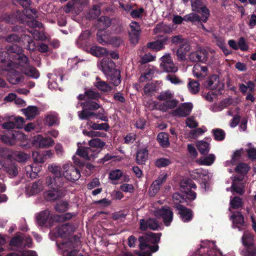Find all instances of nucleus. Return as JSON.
<instances>
[{
  "mask_svg": "<svg viewBox=\"0 0 256 256\" xmlns=\"http://www.w3.org/2000/svg\"><path fill=\"white\" fill-rule=\"evenodd\" d=\"M242 242L244 248L241 252L243 256H256V246H254V236L245 231L242 238Z\"/></svg>",
  "mask_w": 256,
  "mask_h": 256,
  "instance_id": "423d86ee",
  "label": "nucleus"
},
{
  "mask_svg": "<svg viewBox=\"0 0 256 256\" xmlns=\"http://www.w3.org/2000/svg\"><path fill=\"white\" fill-rule=\"evenodd\" d=\"M223 86L224 84L220 82L219 78L217 75L212 76L207 81L206 86L211 90L217 88L220 90Z\"/></svg>",
  "mask_w": 256,
  "mask_h": 256,
  "instance_id": "cd10ccee",
  "label": "nucleus"
},
{
  "mask_svg": "<svg viewBox=\"0 0 256 256\" xmlns=\"http://www.w3.org/2000/svg\"><path fill=\"white\" fill-rule=\"evenodd\" d=\"M10 244L17 248H30L32 246V240L24 234L17 235L12 239Z\"/></svg>",
  "mask_w": 256,
  "mask_h": 256,
  "instance_id": "ddd939ff",
  "label": "nucleus"
},
{
  "mask_svg": "<svg viewBox=\"0 0 256 256\" xmlns=\"http://www.w3.org/2000/svg\"><path fill=\"white\" fill-rule=\"evenodd\" d=\"M100 13V8L98 6H95L90 11L88 14L87 16L88 18L93 19L98 16Z\"/></svg>",
  "mask_w": 256,
  "mask_h": 256,
  "instance_id": "e2e57ef3",
  "label": "nucleus"
},
{
  "mask_svg": "<svg viewBox=\"0 0 256 256\" xmlns=\"http://www.w3.org/2000/svg\"><path fill=\"white\" fill-rule=\"evenodd\" d=\"M43 190L42 183L40 182H36L30 184L26 188V193L28 196H32L38 194Z\"/></svg>",
  "mask_w": 256,
  "mask_h": 256,
  "instance_id": "412c9836",
  "label": "nucleus"
},
{
  "mask_svg": "<svg viewBox=\"0 0 256 256\" xmlns=\"http://www.w3.org/2000/svg\"><path fill=\"white\" fill-rule=\"evenodd\" d=\"M212 133L216 140H222L225 138V132L222 129H214L212 130Z\"/></svg>",
  "mask_w": 256,
  "mask_h": 256,
  "instance_id": "4d7b16f0",
  "label": "nucleus"
},
{
  "mask_svg": "<svg viewBox=\"0 0 256 256\" xmlns=\"http://www.w3.org/2000/svg\"><path fill=\"white\" fill-rule=\"evenodd\" d=\"M106 42L104 43V44H112L115 46H120L123 42V40L120 36H112L109 39H108L106 36Z\"/></svg>",
  "mask_w": 256,
  "mask_h": 256,
  "instance_id": "49530a36",
  "label": "nucleus"
},
{
  "mask_svg": "<svg viewBox=\"0 0 256 256\" xmlns=\"http://www.w3.org/2000/svg\"><path fill=\"white\" fill-rule=\"evenodd\" d=\"M196 254L200 256H226L219 250H217L215 242L204 240L201 242L200 248L196 252Z\"/></svg>",
  "mask_w": 256,
  "mask_h": 256,
  "instance_id": "20e7f679",
  "label": "nucleus"
},
{
  "mask_svg": "<svg viewBox=\"0 0 256 256\" xmlns=\"http://www.w3.org/2000/svg\"><path fill=\"white\" fill-rule=\"evenodd\" d=\"M176 208L178 210V214L184 222H188L192 220V215L190 210L185 208L181 204H177Z\"/></svg>",
  "mask_w": 256,
  "mask_h": 256,
  "instance_id": "c85d7f7f",
  "label": "nucleus"
},
{
  "mask_svg": "<svg viewBox=\"0 0 256 256\" xmlns=\"http://www.w3.org/2000/svg\"><path fill=\"white\" fill-rule=\"evenodd\" d=\"M86 96L90 100H97L100 98V94L92 90L85 91Z\"/></svg>",
  "mask_w": 256,
  "mask_h": 256,
  "instance_id": "13d9d810",
  "label": "nucleus"
},
{
  "mask_svg": "<svg viewBox=\"0 0 256 256\" xmlns=\"http://www.w3.org/2000/svg\"><path fill=\"white\" fill-rule=\"evenodd\" d=\"M188 88L192 94H196L198 93L200 90V84L198 81L189 79Z\"/></svg>",
  "mask_w": 256,
  "mask_h": 256,
  "instance_id": "37998d69",
  "label": "nucleus"
},
{
  "mask_svg": "<svg viewBox=\"0 0 256 256\" xmlns=\"http://www.w3.org/2000/svg\"><path fill=\"white\" fill-rule=\"evenodd\" d=\"M122 174V172L119 169L112 170L109 174V178L111 180H118Z\"/></svg>",
  "mask_w": 256,
  "mask_h": 256,
  "instance_id": "774afa93",
  "label": "nucleus"
},
{
  "mask_svg": "<svg viewBox=\"0 0 256 256\" xmlns=\"http://www.w3.org/2000/svg\"><path fill=\"white\" fill-rule=\"evenodd\" d=\"M192 72L196 78L202 79L208 76V70L206 66L196 64L193 67Z\"/></svg>",
  "mask_w": 256,
  "mask_h": 256,
  "instance_id": "4be33fe9",
  "label": "nucleus"
},
{
  "mask_svg": "<svg viewBox=\"0 0 256 256\" xmlns=\"http://www.w3.org/2000/svg\"><path fill=\"white\" fill-rule=\"evenodd\" d=\"M90 52L92 54L97 57L107 56L108 54V52L105 48L96 46H92L90 48Z\"/></svg>",
  "mask_w": 256,
  "mask_h": 256,
  "instance_id": "72a5a7b5",
  "label": "nucleus"
},
{
  "mask_svg": "<svg viewBox=\"0 0 256 256\" xmlns=\"http://www.w3.org/2000/svg\"><path fill=\"white\" fill-rule=\"evenodd\" d=\"M73 248L71 242H64L60 246V248L63 250V256H76V252L72 250Z\"/></svg>",
  "mask_w": 256,
  "mask_h": 256,
  "instance_id": "7c9ffc66",
  "label": "nucleus"
},
{
  "mask_svg": "<svg viewBox=\"0 0 256 256\" xmlns=\"http://www.w3.org/2000/svg\"><path fill=\"white\" fill-rule=\"evenodd\" d=\"M48 168L58 180H60L63 176L62 172L60 170L61 168L59 165L52 164L48 166Z\"/></svg>",
  "mask_w": 256,
  "mask_h": 256,
  "instance_id": "e433bc0d",
  "label": "nucleus"
},
{
  "mask_svg": "<svg viewBox=\"0 0 256 256\" xmlns=\"http://www.w3.org/2000/svg\"><path fill=\"white\" fill-rule=\"evenodd\" d=\"M82 107V111H85L86 112H92L90 110H96L101 108V106L98 103L92 101L88 100L84 102L78 103Z\"/></svg>",
  "mask_w": 256,
  "mask_h": 256,
  "instance_id": "c756f323",
  "label": "nucleus"
},
{
  "mask_svg": "<svg viewBox=\"0 0 256 256\" xmlns=\"http://www.w3.org/2000/svg\"><path fill=\"white\" fill-rule=\"evenodd\" d=\"M78 114L80 120H88L92 116H95L104 122H108V118L105 115L104 110L102 109V111L96 112H86L85 111H78Z\"/></svg>",
  "mask_w": 256,
  "mask_h": 256,
  "instance_id": "4468645a",
  "label": "nucleus"
},
{
  "mask_svg": "<svg viewBox=\"0 0 256 256\" xmlns=\"http://www.w3.org/2000/svg\"><path fill=\"white\" fill-rule=\"evenodd\" d=\"M88 144L91 148L95 149V148H102L105 144L100 138H96L90 140L88 142Z\"/></svg>",
  "mask_w": 256,
  "mask_h": 256,
  "instance_id": "3c124183",
  "label": "nucleus"
},
{
  "mask_svg": "<svg viewBox=\"0 0 256 256\" xmlns=\"http://www.w3.org/2000/svg\"><path fill=\"white\" fill-rule=\"evenodd\" d=\"M102 70L112 83L116 86L121 82L120 72L115 68V64L108 57H104L101 62Z\"/></svg>",
  "mask_w": 256,
  "mask_h": 256,
  "instance_id": "f03ea898",
  "label": "nucleus"
},
{
  "mask_svg": "<svg viewBox=\"0 0 256 256\" xmlns=\"http://www.w3.org/2000/svg\"><path fill=\"white\" fill-rule=\"evenodd\" d=\"M160 66L166 72H176L178 67L175 66L169 54H166L160 58Z\"/></svg>",
  "mask_w": 256,
  "mask_h": 256,
  "instance_id": "9b49d317",
  "label": "nucleus"
},
{
  "mask_svg": "<svg viewBox=\"0 0 256 256\" xmlns=\"http://www.w3.org/2000/svg\"><path fill=\"white\" fill-rule=\"evenodd\" d=\"M62 174L66 179L70 181L78 180L80 174V171L72 164L66 163L63 165Z\"/></svg>",
  "mask_w": 256,
  "mask_h": 256,
  "instance_id": "6e6552de",
  "label": "nucleus"
},
{
  "mask_svg": "<svg viewBox=\"0 0 256 256\" xmlns=\"http://www.w3.org/2000/svg\"><path fill=\"white\" fill-rule=\"evenodd\" d=\"M59 180H58L56 177L54 178H53L50 176H48L46 180V184L48 186H51L52 188L54 186H60L61 184V182Z\"/></svg>",
  "mask_w": 256,
  "mask_h": 256,
  "instance_id": "052dcab7",
  "label": "nucleus"
},
{
  "mask_svg": "<svg viewBox=\"0 0 256 256\" xmlns=\"http://www.w3.org/2000/svg\"><path fill=\"white\" fill-rule=\"evenodd\" d=\"M60 195V190L53 188L52 190L45 192L44 197L48 200H54L57 199Z\"/></svg>",
  "mask_w": 256,
  "mask_h": 256,
  "instance_id": "ea45409f",
  "label": "nucleus"
},
{
  "mask_svg": "<svg viewBox=\"0 0 256 256\" xmlns=\"http://www.w3.org/2000/svg\"><path fill=\"white\" fill-rule=\"evenodd\" d=\"M22 110L26 118L28 120L34 118L39 112L38 108L36 106H28L26 108L22 109Z\"/></svg>",
  "mask_w": 256,
  "mask_h": 256,
  "instance_id": "473e14b6",
  "label": "nucleus"
},
{
  "mask_svg": "<svg viewBox=\"0 0 256 256\" xmlns=\"http://www.w3.org/2000/svg\"><path fill=\"white\" fill-rule=\"evenodd\" d=\"M157 140L162 148H168L170 146V143L168 140V134L165 132H160L157 136Z\"/></svg>",
  "mask_w": 256,
  "mask_h": 256,
  "instance_id": "58836bf2",
  "label": "nucleus"
},
{
  "mask_svg": "<svg viewBox=\"0 0 256 256\" xmlns=\"http://www.w3.org/2000/svg\"><path fill=\"white\" fill-rule=\"evenodd\" d=\"M154 215L158 217H162L165 225L168 226L173 219V212L168 206L156 208L153 211Z\"/></svg>",
  "mask_w": 256,
  "mask_h": 256,
  "instance_id": "1a4fd4ad",
  "label": "nucleus"
},
{
  "mask_svg": "<svg viewBox=\"0 0 256 256\" xmlns=\"http://www.w3.org/2000/svg\"><path fill=\"white\" fill-rule=\"evenodd\" d=\"M34 143L40 148H48L54 144V141L49 138H44L41 135H38L34 138Z\"/></svg>",
  "mask_w": 256,
  "mask_h": 256,
  "instance_id": "a211bd4d",
  "label": "nucleus"
},
{
  "mask_svg": "<svg viewBox=\"0 0 256 256\" xmlns=\"http://www.w3.org/2000/svg\"><path fill=\"white\" fill-rule=\"evenodd\" d=\"M193 105L190 102H185L172 112V114L178 117H186L189 115L192 112Z\"/></svg>",
  "mask_w": 256,
  "mask_h": 256,
  "instance_id": "2eb2a0df",
  "label": "nucleus"
},
{
  "mask_svg": "<svg viewBox=\"0 0 256 256\" xmlns=\"http://www.w3.org/2000/svg\"><path fill=\"white\" fill-rule=\"evenodd\" d=\"M167 40V38H165L160 41H155L148 44V47L153 50H160L163 48L164 45Z\"/></svg>",
  "mask_w": 256,
  "mask_h": 256,
  "instance_id": "79ce46f5",
  "label": "nucleus"
},
{
  "mask_svg": "<svg viewBox=\"0 0 256 256\" xmlns=\"http://www.w3.org/2000/svg\"><path fill=\"white\" fill-rule=\"evenodd\" d=\"M68 203L66 201H58L56 206L55 208L58 212H64L68 208Z\"/></svg>",
  "mask_w": 256,
  "mask_h": 256,
  "instance_id": "6e6d98bb",
  "label": "nucleus"
},
{
  "mask_svg": "<svg viewBox=\"0 0 256 256\" xmlns=\"http://www.w3.org/2000/svg\"><path fill=\"white\" fill-rule=\"evenodd\" d=\"M24 73L26 75L34 78H38L40 76L38 72L32 66H28L26 68Z\"/></svg>",
  "mask_w": 256,
  "mask_h": 256,
  "instance_id": "de8ad7c7",
  "label": "nucleus"
},
{
  "mask_svg": "<svg viewBox=\"0 0 256 256\" xmlns=\"http://www.w3.org/2000/svg\"><path fill=\"white\" fill-rule=\"evenodd\" d=\"M22 49L16 44L10 46L6 52H0V61L3 62L6 60V57L10 56V58L12 59V62L20 61L19 63L20 65H24V64L28 62L27 57L23 54H21ZM10 62V60L8 62Z\"/></svg>",
  "mask_w": 256,
  "mask_h": 256,
  "instance_id": "7ed1b4c3",
  "label": "nucleus"
},
{
  "mask_svg": "<svg viewBox=\"0 0 256 256\" xmlns=\"http://www.w3.org/2000/svg\"><path fill=\"white\" fill-rule=\"evenodd\" d=\"M232 178L234 181L232 186V192L234 191L240 194H242L244 192V186L240 182H236L237 180L238 181H240L242 180V179L236 177V176L232 177Z\"/></svg>",
  "mask_w": 256,
  "mask_h": 256,
  "instance_id": "f704fd0d",
  "label": "nucleus"
},
{
  "mask_svg": "<svg viewBox=\"0 0 256 256\" xmlns=\"http://www.w3.org/2000/svg\"><path fill=\"white\" fill-rule=\"evenodd\" d=\"M28 158V155L22 152H18L12 153V158L19 162H24Z\"/></svg>",
  "mask_w": 256,
  "mask_h": 256,
  "instance_id": "09e8293b",
  "label": "nucleus"
},
{
  "mask_svg": "<svg viewBox=\"0 0 256 256\" xmlns=\"http://www.w3.org/2000/svg\"><path fill=\"white\" fill-rule=\"evenodd\" d=\"M196 146L202 154L208 153L210 150V144L204 141H199L196 143Z\"/></svg>",
  "mask_w": 256,
  "mask_h": 256,
  "instance_id": "c03bdc74",
  "label": "nucleus"
},
{
  "mask_svg": "<svg viewBox=\"0 0 256 256\" xmlns=\"http://www.w3.org/2000/svg\"><path fill=\"white\" fill-rule=\"evenodd\" d=\"M46 124L49 126H53L58 124V115L54 112H51L46 115L45 118Z\"/></svg>",
  "mask_w": 256,
  "mask_h": 256,
  "instance_id": "4c0bfd02",
  "label": "nucleus"
},
{
  "mask_svg": "<svg viewBox=\"0 0 256 256\" xmlns=\"http://www.w3.org/2000/svg\"><path fill=\"white\" fill-rule=\"evenodd\" d=\"M20 62V61L12 62V60H10V62L8 63V68L6 70L8 71L7 79L12 84H18L23 79V76L20 72L16 70V68L18 69L19 66H22L21 64L20 65L19 64ZM26 64L27 62L24 64L22 66H24Z\"/></svg>",
  "mask_w": 256,
  "mask_h": 256,
  "instance_id": "39448f33",
  "label": "nucleus"
},
{
  "mask_svg": "<svg viewBox=\"0 0 256 256\" xmlns=\"http://www.w3.org/2000/svg\"><path fill=\"white\" fill-rule=\"evenodd\" d=\"M249 170L250 167L244 163L239 164L236 168V172L240 174H246Z\"/></svg>",
  "mask_w": 256,
  "mask_h": 256,
  "instance_id": "0e129e2a",
  "label": "nucleus"
},
{
  "mask_svg": "<svg viewBox=\"0 0 256 256\" xmlns=\"http://www.w3.org/2000/svg\"><path fill=\"white\" fill-rule=\"evenodd\" d=\"M49 78L48 80V88L50 89L56 90L58 88V83L56 80H62V74L61 72H54V74H48V75Z\"/></svg>",
  "mask_w": 256,
  "mask_h": 256,
  "instance_id": "393cba45",
  "label": "nucleus"
},
{
  "mask_svg": "<svg viewBox=\"0 0 256 256\" xmlns=\"http://www.w3.org/2000/svg\"><path fill=\"white\" fill-rule=\"evenodd\" d=\"M74 214L70 213H66L60 215H57L54 216V220L58 222H62L66 220H68L72 218Z\"/></svg>",
  "mask_w": 256,
  "mask_h": 256,
  "instance_id": "680f3d73",
  "label": "nucleus"
},
{
  "mask_svg": "<svg viewBox=\"0 0 256 256\" xmlns=\"http://www.w3.org/2000/svg\"><path fill=\"white\" fill-rule=\"evenodd\" d=\"M239 89L242 94H246L248 90L250 92H252L254 90V84L252 81L248 82L246 85L240 84Z\"/></svg>",
  "mask_w": 256,
  "mask_h": 256,
  "instance_id": "a18cd8bd",
  "label": "nucleus"
},
{
  "mask_svg": "<svg viewBox=\"0 0 256 256\" xmlns=\"http://www.w3.org/2000/svg\"><path fill=\"white\" fill-rule=\"evenodd\" d=\"M100 151L96 149H94L92 148H87V160H93L96 158Z\"/></svg>",
  "mask_w": 256,
  "mask_h": 256,
  "instance_id": "338daca9",
  "label": "nucleus"
},
{
  "mask_svg": "<svg viewBox=\"0 0 256 256\" xmlns=\"http://www.w3.org/2000/svg\"><path fill=\"white\" fill-rule=\"evenodd\" d=\"M52 216L48 210H45L39 213L36 216V220L39 224L42 226L46 224H50Z\"/></svg>",
  "mask_w": 256,
  "mask_h": 256,
  "instance_id": "a878e982",
  "label": "nucleus"
},
{
  "mask_svg": "<svg viewBox=\"0 0 256 256\" xmlns=\"http://www.w3.org/2000/svg\"><path fill=\"white\" fill-rule=\"evenodd\" d=\"M157 90L156 86L154 83L148 84H146L144 88V94L148 96H151Z\"/></svg>",
  "mask_w": 256,
  "mask_h": 256,
  "instance_id": "8fccbe9b",
  "label": "nucleus"
},
{
  "mask_svg": "<svg viewBox=\"0 0 256 256\" xmlns=\"http://www.w3.org/2000/svg\"><path fill=\"white\" fill-rule=\"evenodd\" d=\"M10 135L12 136L14 142L16 140L24 141L26 138L24 134L18 130L13 132Z\"/></svg>",
  "mask_w": 256,
  "mask_h": 256,
  "instance_id": "69168bd1",
  "label": "nucleus"
},
{
  "mask_svg": "<svg viewBox=\"0 0 256 256\" xmlns=\"http://www.w3.org/2000/svg\"><path fill=\"white\" fill-rule=\"evenodd\" d=\"M190 46L189 43L186 40L180 45L179 48L177 50L176 55L178 58L180 60L186 59V54L190 50Z\"/></svg>",
  "mask_w": 256,
  "mask_h": 256,
  "instance_id": "bb28decb",
  "label": "nucleus"
},
{
  "mask_svg": "<svg viewBox=\"0 0 256 256\" xmlns=\"http://www.w3.org/2000/svg\"><path fill=\"white\" fill-rule=\"evenodd\" d=\"M230 220L232 222L234 227L238 228L240 231L244 230L245 226L244 218L240 212H234L230 216Z\"/></svg>",
  "mask_w": 256,
  "mask_h": 256,
  "instance_id": "6ab92c4d",
  "label": "nucleus"
},
{
  "mask_svg": "<svg viewBox=\"0 0 256 256\" xmlns=\"http://www.w3.org/2000/svg\"><path fill=\"white\" fill-rule=\"evenodd\" d=\"M130 40L132 43L136 44L138 40L140 34V28L138 24L132 22L130 24Z\"/></svg>",
  "mask_w": 256,
  "mask_h": 256,
  "instance_id": "aec40b11",
  "label": "nucleus"
},
{
  "mask_svg": "<svg viewBox=\"0 0 256 256\" xmlns=\"http://www.w3.org/2000/svg\"><path fill=\"white\" fill-rule=\"evenodd\" d=\"M215 158L214 154H210L206 156L200 158L198 160V162L202 165L210 166L214 163Z\"/></svg>",
  "mask_w": 256,
  "mask_h": 256,
  "instance_id": "a19ab883",
  "label": "nucleus"
},
{
  "mask_svg": "<svg viewBox=\"0 0 256 256\" xmlns=\"http://www.w3.org/2000/svg\"><path fill=\"white\" fill-rule=\"evenodd\" d=\"M190 176L194 180H202V187L206 190V187L208 186V182L212 176L207 170L199 168L191 172Z\"/></svg>",
  "mask_w": 256,
  "mask_h": 256,
  "instance_id": "0eeeda50",
  "label": "nucleus"
},
{
  "mask_svg": "<svg viewBox=\"0 0 256 256\" xmlns=\"http://www.w3.org/2000/svg\"><path fill=\"white\" fill-rule=\"evenodd\" d=\"M5 170L10 177L15 176L18 174V169L14 164H10L6 166Z\"/></svg>",
  "mask_w": 256,
  "mask_h": 256,
  "instance_id": "5fc2aeb1",
  "label": "nucleus"
},
{
  "mask_svg": "<svg viewBox=\"0 0 256 256\" xmlns=\"http://www.w3.org/2000/svg\"><path fill=\"white\" fill-rule=\"evenodd\" d=\"M74 231V228L68 224L58 226L54 230V233L56 236H62L69 234Z\"/></svg>",
  "mask_w": 256,
  "mask_h": 256,
  "instance_id": "f3484780",
  "label": "nucleus"
},
{
  "mask_svg": "<svg viewBox=\"0 0 256 256\" xmlns=\"http://www.w3.org/2000/svg\"><path fill=\"white\" fill-rule=\"evenodd\" d=\"M152 104L155 108L163 112H166L169 109H172L175 108L178 104V101L172 98L165 102H152Z\"/></svg>",
  "mask_w": 256,
  "mask_h": 256,
  "instance_id": "dca6fc26",
  "label": "nucleus"
},
{
  "mask_svg": "<svg viewBox=\"0 0 256 256\" xmlns=\"http://www.w3.org/2000/svg\"><path fill=\"white\" fill-rule=\"evenodd\" d=\"M94 86L99 90L103 92H108L112 90L111 86L106 82L101 80L98 77H96V81L94 83Z\"/></svg>",
  "mask_w": 256,
  "mask_h": 256,
  "instance_id": "2f4dec72",
  "label": "nucleus"
},
{
  "mask_svg": "<svg viewBox=\"0 0 256 256\" xmlns=\"http://www.w3.org/2000/svg\"><path fill=\"white\" fill-rule=\"evenodd\" d=\"M159 224L158 222L152 218H150L147 220L142 219L140 220V228L142 230H145L148 228L156 230Z\"/></svg>",
  "mask_w": 256,
  "mask_h": 256,
  "instance_id": "5701e85b",
  "label": "nucleus"
},
{
  "mask_svg": "<svg viewBox=\"0 0 256 256\" xmlns=\"http://www.w3.org/2000/svg\"><path fill=\"white\" fill-rule=\"evenodd\" d=\"M110 24V20L109 18L101 17L98 20V26L99 28V30L97 33L98 40L102 44L106 42V36L104 34L106 32L104 31L103 30L108 27Z\"/></svg>",
  "mask_w": 256,
  "mask_h": 256,
  "instance_id": "9d476101",
  "label": "nucleus"
},
{
  "mask_svg": "<svg viewBox=\"0 0 256 256\" xmlns=\"http://www.w3.org/2000/svg\"><path fill=\"white\" fill-rule=\"evenodd\" d=\"M160 234L150 233L139 238L140 248L142 252H137L140 256H151V253L156 252L158 249V245L152 246L150 243L158 242L160 240Z\"/></svg>",
  "mask_w": 256,
  "mask_h": 256,
  "instance_id": "f257e3e1",
  "label": "nucleus"
},
{
  "mask_svg": "<svg viewBox=\"0 0 256 256\" xmlns=\"http://www.w3.org/2000/svg\"><path fill=\"white\" fill-rule=\"evenodd\" d=\"M148 158V150L146 148L140 149L136 154V161L138 164H144Z\"/></svg>",
  "mask_w": 256,
  "mask_h": 256,
  "instance_id": "c9c22d12",
  "label": "nucleus"
},
{
  "mask_svg": "<svg viewBox=\"0 0 256 256\" xmlns=\"http://www.w3.org/2000/svg\"><path fill=\"white\" fill-rule=\"evenodd\" d=\"M230 206L229 208L230 210L231 211L232 208H238L242 206V201L240 198L238 197H234L230 200Z\"/></svg>",
  "mask_w": 256,
  "mask_h": 256,
  "instance_id": "603ef678",
  "label": "nucleus"
},
{
  "mask_svg": "<svg viewBox=\"0 0 256 256\" xmlns=\"http://www.w3.org/2000/svg\"><path fill=\"white\" fill-rule=\"evenodd\" d=\"M171 163L170 159L166 158H160L155 162L156 166L158 168L165 167Z\"/></svg>",
  "mask_w": 256,
  "mask_h": 256,
  "instance_id": "bf43d9fd",
  "label": "nucleus"
},
{
  "mask_svg": "<svg viewBox=\"0 0 256 256\" xmlns=\"http://www.w3.org/2000/svg\"><path fill=\"white\" fill-rule=\"evenodd\" d=\"M196 187V184L189 180H182L180 182L181 191L184 192L186 194V197L190 200H194L196 198V193L190 189H195Z\"/></svg>",
  "mask_w": 256,
  "mask_h": 256,
  "instance_id": "f8f14e48",
  "label": "nucleus"
},
{
  "mask_svg": "<svg viewBox=\"0 0 256 256\" xmlns=\"http://www.w3.org/2000/svg\"><path fill=\"white\" fill-rule=\"evenodd\" d=\"M174 94L169 90L162 92L158 96V98L160 100L165 102L168 100L172 98Z\"/></svg>",
  "mask_w": 256,
  "mask_h": 256,
  "instance_id": "864d4df0",
  "label": "nucleus"
},
{
  "mask_svg": "<svg viewBox=\"0 0 256 256\" xmlns=\"http://www.w3.org/2000/svg\"><path fill=\"white\" fill-rule=\"evenodd\" d=\"M87 0H72L66 4L64 8V12L68 13L72 8L80 10L82 6L87 4Z\"/></svg>",
  "mask_w": 256,
  "mask_h": 256,
  "instance_id": "b1692460",
  "label": "nucleus"
}]
</instances>
